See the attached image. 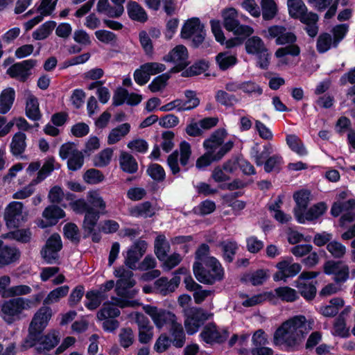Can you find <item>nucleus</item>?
Masks as SVG:
<instances>
[{
	"mask_svg": "<svg viewBox=\"0 0 355 355\" xmlns=\"http://www.w3.org/2000/svg\"><path fill=\"white\" fill-rule=\"evenodd\" d=\"M52 315V309L47 306L40 307L35 313L28 325L27 336L21 342L22 350L35 347L36 352L42 354L49 352L58 345L60 340L58 331L52 329L44 334Z\"/></svg>",
	"mask_w": 355,
	"mask_h": 355,
	"instance_id": "obj_1",
	"label": "nucleus"
},
{
	"mask_svg": "<svg viewBox=\"0 0 355 355\" xmlns=\"http://www.w3.org/2000/svg\"><path fill=\"white\" fill-rule=\"evenodd\" d=\"M193 271L196 279L204 284L212 285L224 278V269L214 257H209L205 263L195 261Z\"/></svg>",
	"mask_w": 355,
	"mask_h": 355,
	"instance_id": "obj_2",
	"label": "nucleus"
},
{
	"mask_svg": "<svg viewBox=\"0 0 355 355\" xmlns=\"http://www.w3.org/2000/svg\"><path fill=\"white\" fill-rule=\"evenodd\" d=\"M30 303L27 298L22 297H14L0 301V316L8 324L22 318L24 310L30 309Z\"/></svg>",
	"mask_w": 355,
	"mask_h": 355,
	"instance_id": "obj_3",
	"label": "nucleus"
},
{
	"mask_svg": "<svg viewBox=\"0 0 355 355\" xmlns=\"http://www.w3.org/2000/svg\"><path fill=\"white\" fill-rule=\"evenodd\" d=\"M180 36L185 40L192 37L191 46L193 49H198L205 40L206 30L205 25L201 23L198 17H191L183 24Z\"/></svg>",
	"mask_w": 355,
	"mask_h": 355,
	"instance_id": "obj_4",
	"label": "nucleus"
},
{
	"mask_svg": "<svg viewBox=\"0 0 355 355\" xmlns=\"http://www.w3.org/2000/svg\"><path fill=\"white\" fill-rule=\"evenodd\" d=\"M103 211H98L94 207H91L85 213L82 228L83 230V239L91 236L93 243H98L101 241L102 236L99 232L95 230L98 221Z\"/></svg>",
	"mask_w": 355,
	"mask_h": 355,
	"instance_id": "obj_5",
	"label": "nucleus"
},
{
	"mask_svg": "<svg viewBox=\"0 0 355 355\" xmlns=\"http://www.w3.org/2000/svg\"><path fill=\"white\" fill-rule=\"evenodd\" d=\"M262 35L269 40L275 39L277 45L293 44L297 41V36L295 33L287 31L286 28L282 25L270 26L267 31H263Z\"/></svg>",
	"mask_w": 355,
	"mask_h": 355,
	"instance_id": "obj_6",
	"label": "nucleus"
},
{
	"mask_svg": "<svg viewBox=\"0 0 355 355\" xmlns=\"http://www.w3.org/2000/svg\"><path fill=\"white\" fill-rule=\"evenodd\" d=\"M36 64L37 60L33 59L16 62L7 69L6 73L12 78H15L21 83H25L32 74L31 69Z\"/></svg>",
	"mask_w": 355,
	"mask_h": 355,
	"instance_id": "obj_7",
	"label": "nucleus"
},
{
	"mask_svg": "<svg viewBox=\"0 0 355 355\" xmlns=\"http://www.w3.org/2000/svg\"><path fill=\"white\" fill-rule=\"evenodd\" d=\"M200 336L207 344L221 345L227 340L230 332L227 328L223 329L221 331L218 330L216 324L212 322L204 327Z\"/></svg>",
	"mask_w": 355,
	"mask_h": 355,
	"instance_id": "obj_8",
	"label": "nucleus"
},
{
	"mask_svg": "<svg viewBox=\"0 0 355 355\" xmlns=\"http://www.w3.org/2000/svg\"><path fill=\"white\" fill-rule=\"evenodd\" d=\"M23 207V203L19 201H12L7 205L3 217L8 228H17L21 225Z\"/></svg>",
	"mask_w": 355,
	"mask_h": 355,
	"instance_id": "obj_9",
	"label": "nucleus"
},
{
	"mask_svg": "<svg viewBox=\"0 0 355 355\" xmlns=\"http://www.w3.org/2000/svg\"><path fill=\"white\" fill-rule=\"evenodd\" d=\"M311 191L308 189H300L293 193V199L296 206L293 214L297 223L304 224V212L307 209L310 200Z\"/></svg>",
	"mask_w": 355,
	"mask_h": 355,
	"instance_id": "obj_10",
	"label": "nucleus"
},
{
	"mask_svg": "<svg viewBox=\"0 0 355 355\" xmlns=\"http://www.w3.org/2000/svg\"><path fill=\"white\" fill-rule=\"evenodd\" d=\"M148 243L144 240H137L127 251L125 264L130 269L135 270L136 263L143 257L146 251Z\"/></svg>",
	"mask_w": 355,
	"mask_h": 355,
	"instance_id": "obj_11",
	"label": "nucleus"
},
{
	"mask_svg": "<svg viewBox=\"0 0 355 355\" xmlns=\"http://www.w3.org/2000/svg\"><path fill=\"white\" fill-rule=\"evenodd\" d=\"M143 309L146 314L150 316L155 326L159 329L167 324V321L175 317V314L171 311L165 309L158 310L157 306L150 304L144 305Z\"/></svg>",
	"mask_w": 355,
	"mask_h": 355,
	"instance_id": "obj_12",
	"label": "nucleus"
},
{
	"mask_svg": "<svg viewBox=\"0 0 355 355\" xmlns=\"http://www.w3.org/2000/svg\"><path fill=\"white\" fill-rule=\"evenodd\" d=\"M20 256L18 248L4 245L3 241L0 240V268L16 262Z\"/></svg>",
	"mask_w": 355,
	"mask_h": 355,
	"instance_id": "obj_13",
	"label": "nucleus"
},
{
	"mask_svg": "<svg viewBox=\"0 0 355 355\" xmlns=\"http://www.w3.org/2000/svg\"><path fill=\"white\" fill-rule=\"evenodd\" d=\"M167 324H171L170 331L173 336L172 340L173 345L177 348L182 347L185 343V334L182 324L176 321L175 315L174 318L167 321Z\"/></svg>",
	"mask_w": 355,
	"mask_h": 355,
	"instance_id": "obj_14",
	"label": "nucleus"
},
{
	"mask_svg": "<svg viewBox=\"0 0 355 355\" xmlns=\"http://www.w3.org/2000/svg\"><path fill=\"white\" fill-rule=\"evenodd\" d=\"M227 132L224 128H218L215 130L209 138L203 141V147L209 151L214 153L224 142Z\"/></svg>",
	"mask_w": 355,
	"mask_h": 355,
	"instance_id": "obj_15",
	"label": "nucleus"
},
{
	"mask_svg": "<svg viewBox=\"0 0 355 355\" xmlns=\"http://www.w3.org/2000/svg\"><path fill=\"white\" fill-rule=\"evenodd\" d=\"M129 18L135 21L145 23L148 17L144 8L137 1H130L126 6Z\"/></svg>",
	"mask_w": 355,
	"mask_h": 355,
	"instance_id": "obj_16",
	"label": "nucleus"
},
{
	"mask_svg": "<svg viewBox=\"0 0 355 355\" xmlns=\"http://www.w3.org/2000/svg\"><path fill=\"white\" fill-rule=\"evenodd\" d=\"M188 51L185 46L179 44L175 46L166 55L163 60L167 62L189 63Z\"/></svg>",
	"mask_w": 355,
	"mask_h": 355,
	"instance_id": "obj_17",
	"label": "nucleus"
},
{
	"mask_svg": "<svg viewBox=\"0 0 355 355\" xmlns=\"http://www.w3.org/2000/svg\"><path fill=\"white\" fill-rule=\"evenodd\" d=\"M170 244L164 234H159L154 241V252L159 261L166 259L170 250Z\"/></svg>",
	"mask_w": 355,
	"mask_h": 355,
	"instance_id": "obj_18",
	"label": "nucleus"
},
{
	"mask_svg": "<svg viewBox=\"0 0 355 355\" xmlns=\"http://www.w3.org/2000/svg\"><path fill=\"white\" fill-rule=\"evenodd\" d=\"M263 150L259 152V144L257 143L251 148L250 156L257 166H263L266 159L269 158L272 153V146L270 144H266L263 146Z\"/></svg>",
	"mask_w": 355,
	"mask_h": 355,
	"instance_id": "obj_19",
	"label": "nucleus"
},
{
	"mask_svg": "<svg viewBox=\"0 0 355 355\" xmlns=\"http://www.w3.org/2000/svg\"><path fill=\"white\" fill-rule=\"evenodd\" d=\"M26 135L22 132H16L12 139L10 144V153L15 157L20 156L23 154L26 148Z\"/></svg>",
	"mask_w": 355,
	"mask_h": 355,
	"instance_id": "obj_20",
	"label": "nucleus"
},
{
	"mask_svg": "<svg viewBox=\"0 0 355 355\" xmlns=\"http://www.w3.org/2000/svg\"><path fill=\"white\" fill-rule=\"evenodd\" d=\"M15 99V91L12 87L3 89L0 94V113L6 114L11 109Z\"/></svg>",
	"mask_w": 355,
	"mask_h": 355,
	"instance_id": "obj_21",
	"label": "nucleus"
},
{
	"mask_svg": "<svg viewBox=\"0 0 355 355\" xmlns=\"http://www.w3.org/2000/svg\"><path fill=\"white\" fill-rule=\"evenodd\" d=\"M25 112L26 116L32 121H39L42 117L38 99L33 94H30L27 98Z\"/></svg>",
	"mask_w": 355,
	"mask_h": 355,
	"instance_id": "obj_22",
	"label": "nucleus"
},
{
	"mask_svg": "<svg viewBox=\"0 0 355 355\" xmlns=\"http://www.w3.org/2000/svg\"><path fill=\"white\" fill-rule=\"evenodd\" d=\"M130 214L136 218L144 217L146 218L154 216L155 212L152 203L150 201H145L132 207L130 210Z\"/></svg>",
	"mask_w": 355,
	"mask_h": 355,
	"instance_id": "obj_23",
	"label": "nucleus"
},
{
	"mask_svg": "<svg viewBox=\"0 0 355 355\" xmlns=\"http://www.w3.org/2000/svg\"><path fill=\"white\" fill-rule=\"evenodd\" d=\"M42 216L49 221L50 225H55L60 219L65 216V212L58 205H51L44 209Z\"/></svg>",
	"mask_w": 355,
	"mask_h": 355,
	"instance_id": "obj_24",
	"label": "nucleus"
},
{
	"mask_svg": "<svg viewBox=\"0 0 355 355\" xmlns=\"http://www.w3.org/2000/svg\"><path fill=\"white\" fill-rule=\"evenodd\" d=\"M121 169L127 173L134 174L138 171V164L135 158L128 153L122 152L119 157Z\"/></svg>",
	"mask_w": 355,
	"mask_h": 355,
	"instance_id": "obj_25",
	"label": "nucleus"
},
{
	"mask_svg": "<svg viewBox=\"0 0 355 355\" xmlns=\"http://www.w3.org/2000/svg\"><path fill=\"white\" fill-rule=\"evenodd\" d=\"M209 67V62L205 59H200L194 62V63L182 71L181 76L188 78L198 75H200L208 70Z\"/></svg>",
	"mask_w": 355,
	"mask_h": 355,
	"instance_id": "obj_26",
	"label": "nucleus"
},
{
	"mask_svg": "<svg viewBox=\"0 0 355 355\" xmlns=\"http://www.w3.org/2000/svg\"><path fill=\"white\" fill-rule=\"evenodd\" d=\"M316 284L317 281H315V283L312 282L309 284L300 283V282H294L293 286L298 289L299 293L306 301L310 302L312 301L316 296Z\"/></svg>",
	"mask_w": 355,
	"mask_h": 355,
	"instance_id": "obj_27",
	"label": "nucleus"
},
{
	"mask_svg": "<svg viewBox=\"0 0 355 355\" xmlns=\"http://www.w3.org/2000/svg\"><path fill=\"white\" fill-rule=\"evenodd\" d=\"M223 26L227 31H232L239 24L238 13L234 8H227L223 10Z\"/></svg>",
	"mask_w": 355,
	"mask_h": 355,
	"instance_id": "obj_28",
	"label": "nucleus"
},
{
	"mask_svg": "<svg viewBox=\"0 0 355 355\" xmlns=\"http://www.w3.org/2000/svg\"><path fill=\"white\" fill-rule=\"evenodd\" d=\"M275 291L277 298L284 302H294L299 299L297 291L288 286L277 287Z\"/></svg>",
	"mask_w": 355,
	"mask_h": 355,
	"instance_id": "obj_29",
	"label": "nucleus"
},
{
	"mask_svg": "<svg viewBox=\"0 0 355 355\" xmlns=\"http://www.w3.org/2000/svg\"><path fill=\"white\" fill-rule=\"evenodd\" d=\"M327 205L324 202H320L313 205L304 212V223L306 220L313 221L317 220L327 211Z\"/></svg>",
	"mask_w": 355,
	"mask_h": 355,
	"instance_id": "obj_30",
	"label": "nucleus"
},
{
	"mask_svg": "<svg viewBox=\"0 0 355 355\" xmlns=\"http://www.w3.org/2000/svg\"><path fill=\"white\" fill-rule=\"evenodd\" d=\"M130 130V125L128 123H122L112 129L107 137V144L112 145L119 141L121 137L127 135Z\"/></svg>",
	"mask_w": 355,
	"mask_h": 355,
	"instance_id": "obj_31",
	"label": "nucleus"
},
{
	"mask_svg": "<svg viewBox=\"0 0 355 355\" xmlns=\"http://www.w3.org/2000/svg\"><path fill=\"white\" fill-rule=\"evenodd\" d=\"M266 47L263 41L259 36L250 37L245 41V51L249 55H258Z\"/></svg>",
	"mask_w": 355,
	"mask_h": 355,
	"instance_id": "obj_32",
	"label": "nucleus"
},
{
	"mask_svg": "<svg viewBox=\"0 0 355 355\" xmlns=\"http://www.w3.org/2000/svg\"><path fill=\"white\" fill-rule=\"evenodd\" d=\"M268 278L266 270L258 269L252 273L245 274L241 280L242 282H250L252 285L257 286L262 285Z\"/></svg>",
	"mask_w": 355,
	"mask_h": 355,
	"instance_id": "obj_33",
	"label": "nucleus"
},
{
	"mask_svg": "<svg viewBox=\"0 0 355 355\" xmlns=\"http://www.w3.org/2000/svg\"><path fill=\"white\" fill-rule=\"evenodd\" d=\"M223 252V259L225 262L230 263L234 259V256L238 250V245L236 242L227 241L220 243Z\"/></svg>",
	"mask_w": 355,
	"mask_h": 355,
	"instance_id": "obj_34",
	"label": "nucleus"
},
{
	"mask_svg": "<svg viewBox=\"0 0 355 355\" xmlns=\"http://www.w3.org/2000/svg\"><path fill=\"white\" fill-rule=\"evenodd\" d=\"M132 275H127L126 277L116 281L115 291L117 295L120 297L127 296L128 290L132 288L136 284L135 280L132 279Z\"/></svg>",
	"mask_w": 355,
	"mask_h": 355,
	"instance_id": "obj_35",
	"label": "nucleus"
},
{
	"mask_svg": "<svg viewBox=\"0 0 355 355\" xmlns=\"http://www.w3.org/2000/svg\"><path fill=\"white\" fill-rule=\"evenodd\" d=\"M262 17L265 21H269L275 17L278 8L274 0H261Z\"/></svg>",
	"mask_w": 355,
	"mask_h": 355,
	"instance_id": "obj_36",
	"label": "nucleus"
},
{
	"mask_svg": "<svg viewBox=\"0 0 355 355\" xmlns=\"http://www.w3.org/2000/svg\"><path fill=\"white\" fill-rule=\"evenodd\" d=\"M237 61V58L235 55H228L227 52L219 53L216 56V62L222 71H225L234 66Z\"/></svg>",
	"mask_w": 355,
	"mask_h": 355,
	"instance_id": "obj_37",
	"label": "nucleus"
},
{
	"mask_svg": "<svg viewBox=\"0 0 355 355\" xmlns=\"http://www.w3.org/2000/svg\"><path fill=\"white\" fill-rule=\"evenodd\" d=\"M56 26L54 21H47L42 24L33 33V37L35 40H42L47 38Z\"/></svg>",
	"mask_w": 355,
	"mask_h": 355,
	"instance_id": "obj_38",
	"label": "nucleus"
},
{
	"mask_svg": "<svg viewBox=\"0 0 355 355\" xmlns=\"http://www.w3.org/2000/svg\"><path fill=\"white\" fill-rule=\"evenodd\" d=\"M287 6L289 15L293 19H298L302 14L308 10L302 0H288Z\"/></svg>",
	"mask_w": 355,
	"mask_h": 355,
	"instance_id": "obj_39",
	"label": "nucleus"
},
{
	"mask_svg": "<svg viewBox=\"0 0 355 355\" xmlns=\"http://www.w3.org/2000/svg\"><path fill=\"white\" fill-rule=\"evenodd\" d=\"M216 209L215 202L206 199L193 208V213L198 216H204L214 212Z\"/></svg>",
	"mask_w": 355,
	"mask_h": 355,
	"instance_id": "obj_40",
	"label": "nucleus"
},
{
	"mask_svg": "<svg viewBox=\"0 0 355 355\" xmlns=\"http://www.w3.org/2000/svg\"><path fill=\"white\" fill-rule=\"evenodd\" d=\"M283 158L279 155H273L266 159L263 163V168L266 173H270L272 171L279 173L282 169Z\"/></svg>",
	"mask_w": 355,
	"mask_h": 355,
	"instance_id": "obj_41",
	"label": "nucleus"
},
{
	"mask_svg": "<svg viewBox=\"0 0 355 355\" xmlns=\"http://www.w3.org/2000/svg\"><path fill=\"white\" fill-rule=\"evenodd\" d=\"M187 317L189 318L194 323L199 324L200 327L208 320V315L202 308L191 307L187 313Z\"/></svg>",
	"mask_w": 355,
	"mask_h": 355,
	"instance_id": "obj_42",
	"label": "nucleus"
},
{
	"mask_svg": "<svg viewBox=\"0 0 355 355\" xmlns=\"http://www.w3.org/2000/svg\"><path fill=\"white\" fill-rule=\"evenodd\" d=\"M64 236L73 243L78 245L80 242V231L78 226L73 223H68L63 227Z\"/></svg>",
	"mask_w": 355,
	"mask_h": 355,
	"instance_id": "obj_43",
	"label": "nucleus"
},
{
	"mask_svg": "<svg viewBox=\"0 0 355 355\" xmlns=\"http://www.w3.org/2000/svg\"><path fill=\"white\" fill-rule=\"evenodd\" d=\"M286 143L289 148L300 156H304L308 152L302 142L295 135H289L286 137Z\"/></svg>",
	"mask_w": 355,
	"mask_h": 355,
	"instance_id": "obj_44",
	"label": "nucleus"
},
{
	"mask_svg": "<svg viewBox=\"0 0 355 355\" xmlns=\"http://www.w3.org/2000/svg\"><path fill=\"white\" fill-rule=\"evenodd\" d=\"M32 233L30 229H17L7 233V238L17 241L21 243H28L31 241Z\"/></svg>",
	"mask_w": 355,
	"mask_h": 355,
	"instance_id": "obj_45",
	"label": "nucleus"
},
{
	"mask_svg": "<svg viewBox=\"0 0 355 355\" xmlns=\"http://www.w3.org/2000/svg\"><path fill=\"white\" fill-rule=\"evenodd\" d=\"M84 164V155L78 150H74L72 155L68 158L67 168L69 171H76L80 169Z\"/></svg>",
	"mask_w": 355,
	"mask_h": 355,
	"instance_id": "obj_46",
	"label": "nucleus"
},
{
	"mask_svg": "<svg viewBox=\"0 0 355 355\" xmlns=\"http://www.w3.org/2000/svg\"><path fill=\"white\" fill-rule=\"evenodd\" d=\"M55 160L53 156L46 158L37 175V182H40L46 178L55 169L54 163Z\"/></svg>",
	"mask_w": 355,
	"mask_h": 355,
	"instance_id": "obj_47",
	"label": "nucleus"
},
{
	"mask_svg": "<svg viewBox=\"0 0 355 355\" xmlns=\"http://www.w3.org/2000/svg\"><path fill=\"white\" fill-rule=\"evenodd\" d=\"M216 101L226 107H232L239 102V99L234 94L227 93L224 90H218L215 95Z\"/></svg>",
	"mask_w": 355,
	"mask_h": 355,
	"instance_id": "obj_48",
	"label": "nucleus"
},
{
	"mask_svg": "<svg viewBox=\"0 0 355 355\" xmlns=\"http://www.w3.org/2000/svg\"><path fill=\"white\" fill-rule=\"evenodd\" d=\"M69 291V286L67 285L58 287L50 291L44 300V304H51L58 302L60 298L66 296Z\"/></svg>",
	"mask_w": 355,
	"mask_h": 355,
	"instance_id": "obj_49",
	"label": "nucleus"
},
{
	"mask_svg": "<svg viewBox=\"0 0 355 355\" xmlns=\"http://www.w3.org/2000/svg\"><path fill=\"white\" fill-rule=\"evenodd\" d=\"M146 173L157 182L164 181L166 178L164 168L162 166L156 163H152L148 165Z\"/></svg>",
	"mask_w": 355,
	"mask_h": 355,
	"instance_id": "obj_50",
	"label": "nucleus"
},
{
	"mask_svg": "<svg viewBox=\"0 0 355 355\" xmlns=\"http://www.w3.org/2000/svg\"><path fill=\"white\" fill-rule=\"evenodd\" d=\"M171 78L169 73H162L157 76L148 85V87L151 92L155 93L164 89L168 80Z\"/></svg>",
	"mask_w": 355,
	"mask_h": 355,
	"instance_id": "obj_51",
	"label": "nucleus"
},
{
	"mask_svg": "<svg viewBox=\"0 0 355 355\" xmlns=\"http://www.w3.org/2000/svg\"><path fill=\"white\" fill-rule=\"evenodd\" d=\"M84 181L89 184H97L103 181L105 176L103 173L96 168H89L83 174Z\"/></svg>",
	"mask_w": 355,
	"mask_h": 355,
	"instance_id": "obj_52",
	"label": "nucleus"
},
{
	"mask_svg": "<svg viewBox=\"0 0 355 355\" xmlns=\"http://www.w3.org/2000/svg\"><path fill=\"white\" fill-rule=\"evenodd\" d=\"M332 37L328 33H322L317 39L316 49L319 53H324L331 47Z\"/></svg>",
	"mask_w": 355,
	"mask_h": 355,
	"instance_id": "obj_53",
	"label": "nucleus"
},
{
	"mask_svg": "<svg viewBox=\"0 0 355 355\" xmlns=\"http://www.w3.org/2000/svg\"><path fill=\"white\" fill-rule=\"evenodd\" d=\"M87 200L89 205L98 211L105 214L106 203L103 198L96 191H90L88 193Z\"/></svg>",
	"mask_w": 355,
	"mask_h": 355,
	"instance_id": "obj_54",
	"label": "nucleus"
},
{
	"mask_svg": "<svg viewBox=\"0 0 355 355\" xmlns=\"http://www.w3.org/2000/svg\"><path fill=\"white\" fill-rule=\"evenodd\" d=\"M113 150L110 148H106L101 150L96 156L94 160V166L103 167L107 166L112 159Z\"/></svg>",
	"mask_w": 355,
	"mask_h": 355,
	"instance_id": "obj_55",
	"label": "nucleus"
},
{
	"mask_svg": "<svg viewBox=\"0 0 355 355\" xmlns=\"http://www.w3.org/2000/svg\"><path fill=\"white\" fill-rule=\"evenodd\" d=\"M334 335L340 338H348L350 334L349 329L346 327V322L344 317L339 315L334 324Z\"/></svg>",
	"mask_w": 355,
	"mask_h": 355,
	"instance_id": "obj_56",
	"label": "nucleus"
},
{
	"mask_svg": "<svg viewBox=\"0 0 355 355\" xmlns=\"http://www.w3.org/2000/svg\"><path fill=\"white\" fill-rule=\"evenodd\" d=\"M184 96L187 100L184 101L183 110H185V111L191 110L199 105L200 99L196 96L195 91L190 89L185 90Z\"/></svg>",
	"mask_w": 355,
	"mask_h": 355,
	"instance_id": "obj_57",
	"label": "nucleus"
},
{
	"mask_svg": "<svg viewBox=\"0 0 355 355\" xmlns=\"http://www.w3.org/2000/svg\"><path fill=\"white\" fill-rule=\"evenodd\" d=\"M327 250L336 259H341L346 252V248L344 245L337 241H332L327 245Z\"/></svg>",
	"mask_w": 355,
	"mask_h": 355,
	"instance_id": "obj_58",
	"label": "nucleus"
},
{
	"mask_svg": "<svg viewBox=\"0 0 355 355\" xmlns=\"http://www.w3.org/2000/svg\"><path fill=\"white\" fill-rule=\"evenodd\" d=\"M88 302H85V306L87 309L93 311L96 309L101 304L99 300V292L96 291H89L85 295Z\"/></svg>",
	"mask_w": 355,
	"mask_h": 355,
	"instance_id": "obj_59",
	"label": "nucleus"
},
{
	"mask_svg": "<svg viewBox=\"0 0 355 355\" xmlns=\"http://www.w3.org/2000/svg\"><path fill=\"white\" fill-rule=\"evenodd\" d=\"M85 293V287L83 285L79 284L76 286L69 295L68 304L70 307H74L82 299Z\"/></svg>",
	"mask_w": 355,
	"mask_h": 355,
	"instance_id": "obj_60",
	"label": "nucleus"
},
{
	"mask_svg": "<svg viewBox=\"0 0 355 355\" xmlns=\"http://www.w3.org/2000/svg\"><path fill=\"white\" fill-rule=\"evenodd\" d=\"M306 319L304 315H295L289 320L285 321L286 325L288 326L291 331H296L300 328L305 327Z\"/></svg>",
	"mask_w": 355,
	"mask_h": 355,
	"instance_id": "obj_61",
	"label": "nucleus"
},
{
	"mask_svg": "<svg viewBox=\"0 0 355 355\" xmlns=\"http://www.w3.org/2000/svg\"><path fill=\"white\" fill-rule=\"evenodd\" d=\"M214 162H218L211 151L207 150V152L199 157L196 163V166L198 169H204L205 167L209 166Z\"/></svg>",
	"mask_w": 355,
	"mask_h": 355,
	"instance_id": "obj_62",
	"label": "nucleus"
},
{
	"mask_svg": "<svg viewBox=\"0 0 355 355\" xmlns=\"http://www.w3.org/2000/svg\"><path fill=\"white\" fill-rule=\"evenodd\" d=\"M171 343L172 340L166 334H162L155 343L154 349L157 353H163L170 347Z\"/></svg>",
	"mask_w": 355,
	"mask_h": 355,
	"instance_id": "obj_63",
	"label": "nucleus"
},
{
	"mask_svg": "<svg viewBox=\"0 0 355 355\" xmlns=\"http://www.w3.org/2000/svg\"><path fill=\"white\" fill-rule=\"evenodd\" d=\"M264 247L262 241L259 240L257 236H251L246 239V248L248 252L252 254H257Z\"/></svg>",
	"mask_w": 355,
	"mask_h": 355,
	"instance_id": "obj_64",
	"label": "nucleus"
}]
</instances>
